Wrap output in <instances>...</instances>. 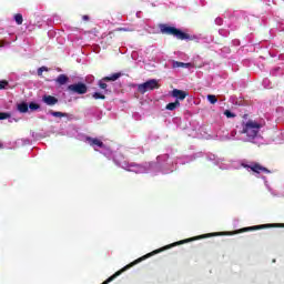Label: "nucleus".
<instances>
[{
    "instance_id": "1",
    "label": "nucleus",
    "mask_w": 284,
    "mask_h": 284,
    "mask_svg": "<svg viewBox=\"0 0 284 284\" xmlns=\"http://www.w3.org/2000/svg\"><path fill=\"white\" fill-rule=\"evenodd\" d=\"M242 128V134H246L247 141H253V139L258 136V132H261V123L254 120H248L246 123H243Z\"/></svg>"
},
{
    "instance_id": "2",
    "label": "nucleus",
    "mask_w": 284,
    "mask_h": 284,
    "mask_svg": "<svg viewBox=\"0 0 284 284\" xmlns=\"http://www.w3.org/2000/svg\"><path fill=\"white\" fill-rule=\"evenodd\" d=\"M161 32H163V34H173V37H176V39H180L181 41L190 39V36L174 27L162 26Z\"/></svg>"
},
{
    "instance_id": "3",
    "label": "nucleus",
    "mask_w": 284,
    "mask_h": 284,
    "mask_svg": "<svg viewBox=\"0 0 284 284\" xmlns=\"http://www.w3.org/2000/svg\"><path fill=\"white\" fill-rule=\"evenodd\" d=\"M139 92H141L142 94H145V92L150 91V90H159V81L156 80H149L142 84H139L138 87Z\"/></svg>"
},
{
    "instance_id": "4",
    "label": "nucleus",
    "mask_w": 284,
    "mask_h": 284,
    "mask_svg": "<svg viewBox=\"0 0 284 284\" xmlns=\"http://www.w3.org/2000/svg\"><path fill=\"white\" fill-rule=\"evenodd\" d=\"M68 90H70V92H75V94H85V92H88V87L79 82V83L69 85Z\"/></svg>"
},
{
    "instance_id": "5",
    "label": "nucleus",
    "mask_w": 284,
    "mask_h": 284,
    "mask_svg": "<svg viewBox=\"0 0 284 284\" xmlns=\"http://www.w3.org/2000/svg\"><path fill=\"white\" fill-rule=\"evenodd\" d=\"M87 142L89 143V145L94 148V150H97L98 148H104V144L101 142V140L97 138H88Z\"/></svg>"
},
{
    "instance_id": "6",
    "label": "nucleus",
    "mask_w": 284,
    "mask_h": 284,
    "mask_svg": "<svg viewBox=\"0 0 284 284\" xmlns=\"http://www.w3.org/2000/svg\"><path fill=\"white\" fill-rule=\"evenodd\" d=\"M129 172H135V174H143L145 172H148V169L145 166H141V165H130L128 169Z\"/></svg>"
},
{
    "instance_id": "7",
    "label": "nucleus",
    "mask_w": 284,
    "mask_h": 284,
    "mask_svg": "<svg viewBox=\"0 0 284 284\" xmlns=\"http://www.w3.org/2000/svg\"><path fill=\"white\" fill-rule=\"evenodd\" d=\"M172 97H174V99H179L180 101H184V99L187 97V92L183 90L174 89L172 91Z\"/></svg>"
},
{
    "instance_id": "8",
    "label": "nucleus",
    "mask_w": 284,
    "mask_h": 284,
    "mask_svg": "<svg viewBox=\"0 0 284 284\" xmlns=\"http://www.w3.org/2000/svg\"><path fill=\"white\" fill-rule=\"evenodd\" d=\"M43 103H45L47 105H57V103H59V99L52 97V95H44L42 98Z\"/></svg>"
},
{
    "instance_id": "9",
    "label": "nucleus",
    "mask_w": 284,
    "mask_h": 284,
    "mask_svg": "<svg viewBox=\"0 0 284 284\" xmlns=\"http://www.w3.org/2000/svg\"><path fill=\"white\" fill-rule=\"evenodd\" d=\"M252 172H256V174H261V172H266V174H270V170L266 168L261 166V164H254L252 166H248Z\"/></svg>"
},
{
    "instance_id": "10",
    "label": "nucleus",
    "mask_w": 284,
    "mask_h": 284,
    "mask_svg": "<svg viewBox=\"0 0 284 284\" xmlns=\"http://www.w3.org/2000/svg\"><path fill=\"white\" fill-rule=\"evenodd\" d=\"M57 83H59L60 85H65L68 83V75L60 74L57 79Z\"/></svg>"
},
{
    "instance_id": "11",
    "label": "nucleus",
    "mask_w": 284,
    "mask_h": 284,
    "mask_svg": "<svg viewBox=\"0 0 284 284\" xmlns=\"http://www.w3.org/2000/svg\"><path fill=\"white\" fill-rule=\"evenodd\" d=\"M49 114H51V116H55L57 119H61L63 116H68V113H63V112H59V111H49Z\"/></svg>"
},
{
    "instance_id": "12",
    "label": "nucleus",
    "mask_w": 284,
    "mask_h": 284,
    "mask_svg": "<svg viewBox=\"0 0 284 284\" xmlns=\"http://www.w3.org/2000/svg\"><path fill=\"white\" fill-rule=\"evenodd\" d=\"M181 105V102H179V100H176L175 102H171L166 105V110H176V108H179Z\"/></svg>"
},
{
    "instance_id": "13",
    "label": "nucleus",
    "mask_w": 284,
    "mask_h": 284,
    "mask_svg": "<svg viewBox=\"0 0 284 284\" xmlns=\"http://www.w3.org/2000/svg\"><path fill=\"white\" fill-rule=\"evenodd\" d=\"M173 68H190V63L173 61L172 63Z\"/></svg>"
},
{
    "instance_id": "14",
    "label": "nucleus",
    "mask_w": 284,
    "mask_h": 284,
    "mask_svg": "<svg viewBox=\"0 0 284 284\" xmlns=\"http://www.w3.org/2000/svg\"><path fill=\"white\" fill-rule=\"evenodd\" d=\"M17 108H18L19 112H22V113L28 112V103H26V102H22V103L18 104Z\"/></svg>"
},
{
    "instance_id": "15",
    "label": "nucleus",
    "mask_w": 284,
    "mask_h": 284,
    "mask_svg": "<svg viewBox=\"0 0 284 284\" xmlns=\"http://www.w3.org/2000/svg\"><path fill=\"white\" fill-rule=\"evenodd\" d=\"M119 77H121V73H115L111 77L104 78L103 81H116V79H119Z\"/></svg>"
},
{
    "instance_id": "16",
    "label": "nucleus",
    "mask_w": 284,
    "mask_h": 284,
    "mask_svg": "<svg viewBox=\"0 0 284 284\" xmlns=\"http://www.w3.org/2000/svg\"><path fill=\"white\" fill-rule=\"evenodd\" d=\"M14 19H16V22L18 23V26H21V23H23V16L18 13V14H16Z\"/></svg>"
},
{
    "instance_id": "17",
    "label": "nucleus",
    "mask_w": 284,
    "mask_h": 284,
    "mask_svg": "<svg viewBox=\"0 0 284 284\" xmlns=\"http://www.w3.org/2000/svg\"><path fill=\"white\" fill-rule=\"evenodd\" d=\"M207 101H210L212 103V105H214V103H216V101H219V100L216 99V95L209 94Z\"/></svg>"
},
{
    "instance_id": "18",
    "label": "nucleus",
    "mask_w": 284,
    "mask_h": 284,
    "mask_svg": "<svg viewBox=\"0 0 284 284\" xmlns=\"http://www.w3.org/2000/svg\"><path fill=\"white\" fill-rule=\"evenodd\" d=\"M224 114H225V116L227 118V119H234V116H236L234 113H232L230 110H226L225 112H224Z\"/></svg>"
},
{
    "instance_id": "19",
    "label": "nucleus",
    "mask_w": 284,
    "mask_h": 284,
    "mask_svg": "<svg viewBox=\"0 0 284 284\" xmlns=\"http://www.w3.org/2000/svg\"><path fill=\"white\" fill-rule=\"evenodd\" d=\"M43 72H48V69L45 67H41L38 69V75L41 77Z\"/></svg>"
},
{
    "instance_id": "20",
    "label": "nucleus",
    "mask_w": 284,
    "mask_h": 284,
    "mask_svg": "<svg viewBox=\"0 0 284 284\" xmlns=\"http://www.w3.org/2000/svg\"><path fill=\"white\" fill-rule=\"evenodd\" d=\"M6 119H10V113H0V121H3Z\"/></svg>"
},
{
    "instance_id": "21",
    "label": "nucleus",
    "mask_w": 284,
    "mask_h": 284,
    "mask_svg": "<svg viewBox=\"0 0 284 284\" xmlns=\"http://www.w3.org/2000/svg\"><path fill=\"white\" fill-rule=\"evenodd\" d=\"M93 99H105V95H103L99 92H95V93H93Z\"/></svg>"
},
{
    "instance_id": "22",
    "label": "nucleus",
    "mask_w": 284,
    "mask_h": 284,
    "mask_svg": "<svg viewBox=\"0 0 284 284\" xmlns=\"http://www.w3.org/2000/svg\"><path fill=\"white\" fill-rule=\"evenodd\" d=\"M29 108H30V110H39V104H37V103H34V102H31V103L29 104Z\"/></svg>"
},
{
    "instance_id": "23",
    "label": "nucleus",
    "mask_w": 284,
    "mask_h": 284,
    "mask_svg": "<svg viewBox=\"0 0 284 284\" xmlns=\"http://www.w3.org/2000/svg\"><path fill=\"white\" fill-rule=\"evenodd\" d=\"M99 87L102 89V90H105V88H108V84L103 81H100L99 82Z\"/></svg>"
},
{
    "instance_id": "24",
    "label": "nucleus",
    "mask_w": 284,
    "mask_h": 284,
    "mask_svg": "<svg viewBox=\"0 0 284 284\" xmlns=\"http://www.w3.org/2000/svg\"><path fill=\"white\" fill-rule=\"evenodd\" d=\"M8 85V82L6 81H0V90H3Z\"/></svg>"
},
{
    "instance_id": "25",
    "label": "nucleus",
    "mask_w": 284,
    "mask_h": 284,
    "mask_svg": "<svg viewBox=\"0 0 284 284\" xmlns=\"http://www.w3.org/2000/svg\"><path fill=\"white\" fill-rule=\"evenodd\" d=\"M3 45H6V42L0 41V48H3Z\"/></svg>"
},
{
    "instance_id": "26",
    "label": "nucleus",
    "mask_w": 284,
    "mask_h": 284,
    "mask_svg": "<svg viewBox=\"0 0 284 284\" xmlns=\"http://www.w3.org/2000/svg\"><path fill=\"white\" fill-rule=\"evenodd\" d=\"M84 21H88V16H83Z\"/></svg>"
},
{
    "instance_id": "27",
    "label": "nucleus",
    "mask_w": 284,
    "mask_h": 284,
    "mask_svg": "<svg viewBox=\"0 0 284 284\" xmlns=\"http://www.w3.org/2000/svg\"><path fill=\"white\" fill-rule=\"evenodd\" d=\"M120 30H123L124 32H128V29H120Z\"/></svg>"
}]
</instances>
